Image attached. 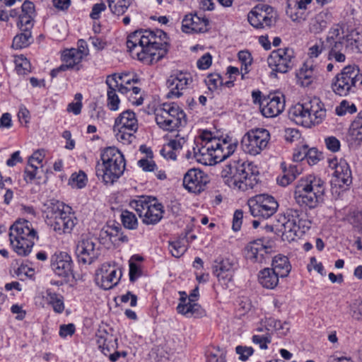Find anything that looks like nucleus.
<instances>
[{
	"instance_id": "obj_1",
	"label": "nucleus",
	"mask_w": 362,
	"mask_h": 362,
	"mask_svg": "<svg viewBox=\"0 0 362 362\" xmlns=\"http://www.w3.org/2000/svg\"><path fill=\"white\" fill-rule=\"evenodd\" d=\"M167 35L162 30H136L128 37L127 47L140 61L160 60L168 52V44L163 41Z\"/></svg>"
},
{
	"instance_id": "obj_2",
	"label": "nucleus",
	"mask_w": 362,
	"mask_h": 362,
	"mask_svg": "<svg viewBox=\"0 0 362 362\" xmlns=\"http://www.w3.org/2000/svg\"><path fill=\"white\" fill-rule=\"evenodd\" d=\"M259 170L252 163L233 160L221 170V177L230 187L246 191L252 189L259 181Z\"/></svg>"
},
{
	"instance_id": "obj_3",
	"label": "nucleus",
	"mask_w": 362,
	"mask_h": 362,
	"mask_svg": "<svg viewBox=\"0 0 362 362\" xmlns=\"http://www.w3.org/2000/svg\"><path fill=\"white\" fill-rule=\"evenodd\" d=\"M325 192V182L320 177L309 175L298 181L293 197L299 206L313 209L322 202Z\"/></svg>"
},
{
	"instance_id": "obj_4",
	"label": "nucleus",
	"mask_w": 362,
	"mask_h": 362,
	"mask_svg": "<svg viewBox=\"0 0 362 362\" xmlns=\"http://www.w3.org/2000/svg\"><path fill=\"white\" fill-rule=\"evenodd\" d=\"M101 160L95 166L96 175L105 185H112L124 173L125 159L122 152L115 147H107L101 153Z\"/></svg>"
},
{
	"instance_id": "obj_5",
	"label": "nucleus",
	"mask_w": 362,
	"mask_h": 362,
	"mask_svg": "<svg viewBox=\"0 0 362 362\" xmlns=\"http://www.w3.org/2000/svg\"><path fill=\"white\" fill-rule=\"evenodd\" d=\"M10 242L14 250L22 256L28 255L37 238V232L32 228L31 223L24 220L16 221L10 228Z\"/></svg>"
},
{
	"instance_id": "obj_6",
	"label": "nucleus",
	"mask_w": 362,
	"mask_h": 362,
	"mask_svg": "<svg viewBox=\"0 0 362 362\" xmlns=\"http://www.w3.org/2000/svg\"><path fill=\"white\" fill-rule=\"evenodd\" d=\"M361 78L362 74L357 65H347L333 78L332 89L337 95L346 96L356 91L357 83Z\"/></svg>"
},
{
	"instance_id": "obj_7",
	"label": "nucleus",
	"mask_w": 362,
	"mask_h": 362,
	"mask_svg": "<svg viewBox=\"0 0 362 362\" xmlns=\"http://www.w3.org/2000/svg\"><path fill=\"white\" fill-rule=\"evenodd\" d=\"M155 119L160 128L172 132L187 123L185 112L175 103L163 104L156 111Z\"/></svg>"
},
{
	"instance_id": "obj_8",
	"label": "nucleus",
	"mask_w": 362,
	"mask_h": 362,
	"mask_svg": "<svg viewBox=\"0 0 362 362\" xmlns=\"http://www.w3.org/2000/svg\"><path fill=\"white\" fill-rule=\"evenodd\" d=\"M138 121L135 113L129 110L122 112L115 119L113 131L116 139L124 144H130L135 139Z\"/></svg>"
},
{
	"instance_id": "obj_9",
	"label": "nucleus",
	"mask_w": 362,
	"mask_h": 362,
	"mask_svg": "<svg viewBox=\"0 0 362 362\" xmlns=\"http://www.w3.org/2000/svg\"><path fill=\"white\" fill-rule=\"evenodd\" d=\"M269 139L270 134L266 129H251L243 136L241 148L245 153L256 156L267 147Z\"/></svg>"
},
{
	"instance_id": "obj_10",
	"label": "nucleus",
	"mask_w": 362,
	"mask_h": 362,
	"mask_svg": "<svg viewBox=\"0 0 362 362\" xmlns=\"http://www.w3.org/2000/svg\"><path fill=\"white\" fill-rule=\"evenodd\" d=\"M247 205L251 215L262 219L272 216L277 211L279 204L276 199L268 194H259L250 199Z\"/></svg>"
},
{
	"instance_id": "obj_11",
	"label": "nucleus",
	"mask_w": 362,
	"mask_h": 362,
	"mask_svg": "<svg viewBox=\"0 0 362 362\" xmlns=\"http://www.w3.org/2000/svg\"><path fill=\"white\" fill-rule=\"evenodd\" d=\"M52 204L50 215L52 228L59 235L71 233L76 224L75 218L64 211V205L62 202L57 201Z\"/></svg>"
},
{
	"instance_id": "obj_12",
	"label": "nucleus",
	"mask_w": 362,
	"mask_h": 362,
	"mask_svg": "<svg viewBox=\"0 0 362 362\" xmlns=\"http://www.w3.org/2000/svg\"><path fill=\"white\" fill-rule=\"evenodd\" d=\"M352 183V175L349 164L344 160L335 164L334 177L331 180V192L339 197L341 192L348 189Z\"/></svg>"
},
{
	"instance_id": "obj_13",
	"label": "nucleus",
	"mask_w": 362,
	"mask_h": 362,
	"mask_svg": "<svg viewBox=\"0 0 362 362\" xmlns=\"http://www.w3.org/2000/svg\"><path fill=\"white\" fill-rule=\"evenodd\" d=\"M100 243L96 238L82 236L76 248V254L78 262L83 264H92L100 255Z\"/></svg>"
},
{
	"instance_id": "obj_14",
	"label": "nucleus",
	"mask_w": 362,
	"mask_h": 362,
	"mask_svg": "<svg viewBox=\"0 0 362 362\" xmlns=\"http://www.w3.org/2000/svg\"><path fill=\"white\" fill-rule=\"evenodd\" d=\"M293 58L294 52L291 48H280L272 51L267 59L268 65L272 70V74H274V72H288L293 66ZM274 75L276 76V74Z\"/></svg>"
},
{
	"instance_id": "obj_15",
	"label": "nucleus",
	"mask_w": 362,
	"mask_h": 362,
	"mask_svg": "<svg viewBox=\"0 0 362 362\" xmlns=\"http://www.w3.org/2000/svg\"><path fill=\"white\" fill-rule=\"evenodd\" d=\"M278 224L275 226L278 233H281L283 240L288 242L293 241L297 237L300 236L310 228V221H301L299 225L297 223H288L285 217H278Z\"/></svg>"
},
{
	"instance_id": "obj_16",
	"label": "nucleus",
	"mask_w": 362,
	"mask_h": 362,
	"mask_svg": "<svg viewBox=\"0 0 362 362\" xmlns=\"http://www.w3.org/2000/svg\"><path fill=\"white\" fill-rule=\"evenodd\" d=\"M237 148V142L226 136L224 138H214L209 144L208 149H211L210 156L215 163H219L232 155Z\"/></svg>"
},
{
	"instance_id": "obj_17",
	"label": "nucleus",
	"mask_w": 362,
	"mask_h": 362,
	"mask_svg": "<svg viewBox=\"0 0 362 362\" xmlns=\"http://www.w3.org/2000/svg\"><path fill=\"white\" fill-rule=\"evenodd\" d=\"M273 8L267 4H258L249 12L248 22L255 28L270 27L273 21Z\"/></svg>"
},
{
	"instance_id": "obj_18",
	"label": "nucleus",
	"mask_w": 362,
	"mask_h": 362,
	"mask_svg": "<svg viewBox=\"0 0 362 362\" xmlns=\"http://www.w3.org/2000/svg\"><path fill=\"white\" fill-rule=\"evenodd\" d=\"M354 43L356 47L358 48V41L350 40L348 36H342L337 40L326 42L327 49H328V59H334L337 62H345V54L349 48V44L353 45Z\"/></svg>"
},
{
	"instance_id": "obj_19",
	"label": "nucleus",
	"mask_w": 362,
	"mask_h": 362,
	"mask_svg": "<svg viewBox=\"0 0 362 362\" xmlns=\"http://www.w3.org/2000/svg\"><path fill=\"white\" fill-rule=\"evenodd\" d=\"M209 182V177L203 171L192 168L185 175L183 185L189 192L195 194L200 193L204 189L206 185Z\"/></svg>"
},
{
	"instance_id": "obj_20",
	"label": "nucleus",
	"mask_w": 362,
	"mask_h": 362,
	"mask_svg": "<svg viewBox=\"0 0 362 362\" xmlns=\"http://www.w3.org/2000/svg\"><path fill=\"white\" fill-rule=\"evenodd\" d=\"M192 81L189 74L180 72L176 75H171L166 81V86L169 88L167 97L179 98L182 95V91L187 88Z\"/></svg>"
},
{
	"instance_id": "obj_21",
	"label": "nucleus",
	"mask_w": 362,
	"mask_h": 362,
	"mask_svg": "<svg viewBox=\"0 0 362 362\" xmlns=\"http://www.w3.org/2000/svg\"><path fill=\"white\" fill-rule=\"evenodd\" d=\"M285 107L283 95H269L261 102V112L266 117H274L281 114Z\"/></svg>"
},
{
	"instance_id": "obj_22",
	"label": "nucleus",
	"mask_w": 362,
	"mask_h": 362,
	"mask_svg": "<svg viewBox=\"0 0 362 362\" xmlns=\"http://www.w3.org/2000/svg\"><path fill=\"white\" fill-rule=\"evenodd\" d=\"M51 268L59 276L67 277L72 272V260L64 252L54 253L51 257Z\"/></svg>"
},
{
	"instance_id": "obj_23",
	"label": "nucleus",
	"mask_w": 362,
	"mask_h": 362,
	"mask_svg": "<svg viewBox=\"0 0 362 362\" xmlns=\"http://www.w3.org/2000/svg\"><path fill=\"white\" fill-rule=\"evenodd\" d=\"M209 21L208 18L201 17L197 14H187L182 23V30L184 33H206L209 30Z\"/></svg>"
},
{
	"instance_id": "obj_24",
	"label": "nucleus",
	"mask_w": 362,
	"mask_h": 362,
	"mask_svg": "<svg viewBox=\"0 0 362 362\" xmlns=\"http://www.w3.org/2000/svg\"><path fill=\"white\" fill-rule=\"evenodd\" d=\"M262 239L250 242L245 247L246 257L252 262L262 263L269 253V247L264 245Z\"/></svg>"
},
{
	"instance_id": "obj_25",
	"label": "nucleus",
	"mask_w": 362,
	"mask_h": 362,
	"mask_svg": "<svg viewBox=\"0 0 362 362\" xmlns=\"http://www.w3.org/2000/svg\"><path fill=\"white\" fill-rule=\"evenodd\" d=\"M213 273L223 284L228 286L233 277V264L228 259L215 261Z\"/></svg>"
},
{
	"instance_id": "obj_26",
	"label": "nucleus",
	"mask_w": 362,
	"mask_h": 362,
	"mask_svg": "<svg viewBox=\"0 0 362 362\" xmlns=\"http://www.w3.org/2000/svg\"><path fill=\"white\" fill-rule=\"evenodd\" d=\"M289 118L296 124L305 127H310L313 125V117L305 110V105L298 103L291 107L288 112Z\"/></svg>"
},
{
	"instance_id": "obj_27",
	"label": "nucleus",
	"mask_w": 362,
	"mask_h": 362,
	"mask_svg": "<svg viewBox=\"0 0 362 362\" xmlns=\"http://www.w3.org/2000/svg\"><path fill=\"white\" fill-rule=\"evenodd\" d=\"M305 110L313 117V125L322 122L326 116V110L319 98H308L304 101Z\"/></svg>"
},
{
	"instance_id": "obj_28",
	"label": "nucleus",
	"mask_w": 362,
	"mask_h": 362,
	"mask_svg": "<svg viewBox=\"0 0 362 362\" xmlns=\"http://www.w3.org/2000/svg\"><path fill=\"white\" fill-rule=\"evenodd\" d=\"M163 213L162 204L153 199L145 213L142 214V221L145 224L154 225L160 221Z\"/></svg>"
},
{
	"instance_id": "obj_29",
	"label": "nucleus",
	"mask_w": 362,
	"mask_h": 362,
	"mask_svg": "<svg viewBox=\"0 0 362 362\" xmlns=\"http://www.w3.org/2000/svg\"><path fill=\"white\" fill-rule=\"evenodd\" d=\"M107 88V107L111 110H117L119 107V99L116 93L119 86V81L117 80V74L108 76L106 78Z\"/></svg>"
},
{
	"instance_id": "obj_30",
	"label": "nucleus",
	"mask_w": 362,
	"mask_h": 362,
	"mask_svg": "<svg viewBox=\"0 0 362 362\" xmlns=\"http://www.w3.org/2000/svg\"><path fill=\"white\" fill-rule=\"evenodd\" d=\"M82 50H77L76 49H71L64 52L62 54V60L64 64L62 66H66L65 71L67 69H80L79 64L83 59Z\"/></svg>"
},
{
	"instance_id": "obj_31",
	"label": "nucleus",
	"mask_w": 362,
	"mask_h": 362,
	"mask_svg": "<svg viewBox=\"0 0 362 362\" xmlns=\"http://www.w3.org/2000/svg\"><path fill=\"white\" fill-rule=\"evenodd\" d=\"M281 165L284 175L277 181L283 187H286L291 183L302 172L301 165L299 164L291 165L288 168H286L285 163H282Z\"/></svg>"
},
{
	"instance_id": "obj_32",
	"label": "nucleus",
	"mask_w": 362,
	"mask_h": 362,
	"mask_svg": "<svg viewBox=\"0 0 362 362\" xmlns=\"http://www.w3.org/2000/svg\"><path fill=\"white\" fill-rule=\"evenodd\" d=\"M281 277L271 268H265L259 273V282L264 288L269 289L274 288L279 284V279Z\"/></svg>"
},
{
	"instance_id": "obj_33",
	"label": "nucleus",
	"mask_w": 362,
	"mask_h": 362,
	"mask_svg": "<svg viewBox=\"0 0 362 362\" xmlns=\"http://www.w3.org/2000/svg\"><path fill=\"white\" fill-rule=\"evenodd\" d=\"M272 269L281 276L286 277L291 272V265L288 258L282 255H278L273 258Z\"/></svg>"
},
{
	"instance_id": "obj_34",
	"label": "nucleus",
	"mask_w": 362,
	"mask_h": 362,
	"mask_svg": "<svg viewBox=\"0 0 362 362\" xmlns=\"http://www.w3.org/2000/svg\"><path fill=\"white\" fill-rule=\"evenodd\" d=\"M45 298L55 313H62L64 310V297L61 294L47 290Z\"/></svg>"
},
{
	"instance_id": "obj_35",
	"label": "nucleus",
	"mask_w": 362,
	"mask_h": 362,
	"mask_svg": "<svg viewBox=\"0 0 362 362\" xmlns=\"http://www.w3.org/2000/svg\"><path fill=\"white\" fill-rule=\"evenodd\" d=\"M330 22V15L325 12L318 13L310 24V30L314 33L322 32Z\"/></svg>"
},
{
	"instance_id": "obj_36",
	"label": "nucleus",
	"mask_w": 362,
	"mask_h": 362,
	"mask_svg": "<svg viewBox=\"0 0 362 362\" xmlns=\"http://www.w3.org/2000/svg\"><path fill=\"white\" fill-rule=\"evenodd\" d=\"M108 7L114 15H123L132 4V0H107Z\"/></svg>"
},
{
	"instance_id": "obj_37",
	"label": "nucleus",
	"mask_w": 362,
	"mask_h": 362,
	"mask_svg": "<svg viewBox=\"0 0 362 362\" xmlns=\"http://www.w3.org/2000/svg\"><path fill=\"white\" fill-rule=\"evenodd\" d=\"M14 37L12 47L15 49H23L27 47L32 40L31 31L28 29H23V31Z\"/></svg>"
},
{
	"instance_id": "obj_38",
	"label": "nucleus",
	"mask_w": 362,
	"mask_h": 362,
	"mask_svg": "<svg viewBox=\"0 0 362 362\" xmlns=\"http://www.w3.org/2000/svg\"><path fill=\"white\" fill-rule=\"evenodd\" d=\"M122 230V228L117 225L113 224L112 226H107L103 228L100 231V237L101 238H108L110 241L114 244H117V237L119 235V231Z\"/></svg>"
},
{
	"instance_id": "obj_39",
	"label": "nucleus",
	"mask_w": 362,
	"mask_h": 362,
	"mask_svg": "<svg viewBox=\"0 0 362 362\" xmlns=\"http://www.w3.org/2000/svg\"><path fill=\"white\" fill-rule=\"evenodd\" d=\"M200 309L201 306L198 303L189 300L184 303H180L177 307L178 313L186 316L199 314Z\"/></svg>"
},
{
	"instance_id": "obj_40",
	"label": "nucleus",
	"mask_w": 362,
	"mask_h": 362,
	"mask_svg": "<svg viewBox=\"0 0 362 362\" xmlns=\"http://www.w3.org/2000/svg\"><path fill=\"white\" fill-rule=\"evenodd\" d=\"M122 276L121 272L117 273V270H112L109 272L106 276L100 278L101 287L105 290L112 288L117 284Z\"/></svg>"
},
{
	"instance_id": "obj_41",
	"label": "nucleus",
	"mask_w": 362,
	"mask_h": 362,
	"mask_svg": "<svg viewBox=\"0 0 362 362\" xmlns=\"http://www.w3.org/2000/svg\"><path fill=\"white\" fill-rule=\"evenodd\" d=\"M362 115L357 116L349 128V136L351 140L358 143L362 141Z\"/></svg>"
},
{
	"instance_id": "obj_42",
	"label": "nucleus",
	"mask_w": 362,
	"mask_h": 362,
	"mask_svg": "<svg viewBox=\"0 0 362 362\" xmlns=\"http://www.w3.org/2000/svg\"><path fill=\"white\" fill-rule=\"evenodd\" d=\"M186 242L184 237L169 243V250L173 257L178 258L185 254L187 250Z\"/></svg>"
},
{
	"instance_id": "obj_43",
	"label": "nucleus",
	"mask_w": 362,
	"mask_h": 362,
	"mask_svg": "<svg viewBox=\"0 0 362 362\" xmlns=\"http://www.w3.org/2000/svg\"><path fill=\"white\" fill-rule=\"evenodd\" d=\"M109 337H111V336H110L109 334L105 330H99L96 334V342L98 345V348L105 356H107L110 352L108 342Z\"/></svg>"
},
{
	"instance_id": "obj_44",
	"label": "nucleus",
	"mask_w": 362,
	"mask_h": 362,
	"mask_svg": "<svg viewBox=\"0 0 362 362\" xmlns=\"http://www.w3.org/2000/svg\"><path fill=\"white\" fill-rule=\"evenodd\" d=\"M302 215L303 211L300 210L288 209L283 214H280L279 217H285L286 222L299 225V222H301V221H308V219H303Z\"/></svg>"
},
{
	"instance_id": "obj_45",
	"label": "nucleus",
	"mask_w": 362,
	"mask_h": 362,
	"mask_svg": "<svg viewBox=\"0 0 362 362\" xmlns=\"http://www.w3.org/2000/svg\"><path fill=\"white\" fill-rule=\"evenodd\" d=\"M238 59L242 64L241 66V74L242 78H244V76L249 73V66L252 64V57L251 54L246 50L240 51L238 52Z\"/></svg>"
},
{
	"instance_id": "obj_46",
	"label": "nucleus",
	"mask_w": 362,
	"mask_h": 362,
	"mask_svg": "<svg viewBox=\"0 0 362 362\" xmlns=\"http://www.w3.org/2000/svg\"><path fill=\"white\" fill-rule=\"evenodd\" d=\"M151 202V201L149 197H141L138 200L132 201L130 205L136 211L139 216L142 218V214L145 213Z\"/></svg>"
},
{
	"instance_id": "obj_47",
	"label": "nucleus",
	"mask_w": 362,
	"mask_h": 362,
	"mask_svg": "<svg viewBox=\"0 0 362 362\" xmlns=\"http://www.w3.org/2000/svg\"><path fill=\"white\" fill-rule=\"evenodd\" d=\"M121 219L123 226L128 229H135L137 227V218L135 214L129 211H124L122 213Z\"/></svg>"
},
{
	"instance_id": "obj_48",
	"label": "nucleus",
	"mask_w": 362,
	"mask_h": 362,
	"mask_svg": "<svg viewBox=\"0 0 362 362\" xmlns=\"http://www.w3.org/2000/svg\"><path fill=\"white\" fill-rule=\"evenodd\" d=\"M16 70L18 74L24 75L30 71V62L23 56L18 57L15 59Z\"/></svg>"
},
{
	"instance_id": "obj_49",
	"label": "nucleus",
	"mask_w": 362,
	"mask_h": 362,
	"mask_svg": "<svg viewBox=\"0 0 362 362\" xmlns=\"http://www.w3.org/2000/svg\"><path fill=\"white\" fill-rule=\"evenodd\" d=\"M200 145L201 146H199V145L195 141H194L192 143L193 156L194 159L197 161H200L202 158V156H204L206 153L210 155V153L211 152V149H208L209 144L203 145L201 144Z\"/></svg>"
},
{
	"instance_id": "obj_50",
	"label": "nucleus",
	"mask_w": 362,
	"mask_h": 362,
	"mask_svg": "<svg viewBox=\"0 0 362 362\" xmlns=\"http://www.w3.org/2000/svg\"><path fill=\"white\" fill-rule=\"evenodd\" d=\"M298 77L300 79L303 80V83L308 86L311 83L312 79L314 78L313 68L311 66L308 67L307 64H304L298 73Z\"/></svg>"
},
{
	"instance_id": "obj_51",
	"label": "nucleus",
	"mask_w": 362,
	"mask_h": 362,
	"mask_svg": "<svg viewBox=\"0 0 362 362\" xmlns=\"http://www.w3.org/2000/svg\"><path fill=\"white\" fill-rule=\"evenodd\" d=\"M38 171V167L35 164L28 163V165L24 171L25 180L28 182H32L35 178L40 179V177L37 176Z\"/></svg>"
},
{
	"instance_id": "obj_52",
	"label": "nucleus",
	"mask_w": 362,
	"mask_h": 362,
	"mask_svg": "<svg viewBox=\"0 0 362 362\" xmlns=\"http://www.w3.org/2000/svg\"><path fill=\"white\" fill-rule=\"evenodd\" d=\"M205 81L210 90H214L223 85V79L218 74H209Z\"/></svg>"
},
{
	"instance_id": "obj_53",
	"label": "nucleus",
	"mask_w": 362,
	"mask_h": 362,
	"mask_svg": "<svg viewBox=\"0 0 362 362\" xmlns=\"http://www.w3.org/2000/svg\"><path fill=\"white\" fill-rule=\"evenodd\" d=\"M344 33V28L340 24L334 25L328 33V35L326 38V42H329L332 40H337L339 37H342L341 36V34Z\"/></svg>"
},
{
	"instance_id": "obj_54",
	"label": "nucleus",
	"mask_w": 362,
	"mask_h": 362,
	"mask_svg": "<svg viewBox=\"0 0 362 362\" xmlns=\"http://www.w3.org/2000/svg\"><path fill=\"white\" fill-rule=\"evenodd\" d=\"M356 107L354 104L349 105V103L346 100H342L340 105L336 107V113L339 115H344L346 112L353 114L356 112Z\"/></svg>"
},
{
	"instance_id": "obj_55",
	"label": "nucleus",
	"mask_w": 362,
	"mask_h": 362,
	"mask_svg": "<svg viewBox=\"0 0 362 362\" xmlns=\"http://www.w3.org/2000/svg\"><path fill=\"white\" fill-rule=\"evenodd\" d=\"M272 338L269 333L267 332L262 335L255 334L252 337V342L259 344L262 349H267V344L271 343Z\"/></svg>"
},
{
	"instance_id": "obj_56",
	"label": "nucleus",
	"mask_w": 362,
	"mask_h": 362,
	"mask_svg": "<svg viewBox=\"0 0 362 362\" xmlns=\"http://www.w3.org/2000/svg\"><path fill=\"white\" fill-rule=\"evenodd\" d=\"M33 16L29 15L26 16L21 13L19 14V18L17 23V25L21 31H23V29H28V30H30V29L33 26Z\"/></svg>"
},
{
	"instance_id": "obj_57",
	"label": "nucleus",
	"mask_w": 362,
	"mask_h": 362,
	"mask_svg": "<svg viewBox=\"0 0 362 362\" xmlns=\"http://www.w3.org/2000/svg\"><path fill=\"white\" fill-rule=\"evenodd\" d=\"M71 181L73 185L76 187L78 189H81L86 185V175L81 171L78 174L73 173L71 177Z\"/></svg>"
},
{
	"instance_id": "obj_58",
	"label": "nucleus",
	"mask_w": 362,
	"mask_h": 362,
	"mask_svg": "<svg viewBox=\"0 0 362 362\" xmlns=\"http://www.w3.org/2000/svg\"><path fill=\"white\" fill-rule=\"evenodd\" d=\"M327 49L326 40H320L309 49L308 54L310 57H317L323 50Z\"/></svg>"
},
{
	"instance_id": "obj_59",
	"label": "nucleus",
	"mask_w": 362,
	"mask_h": 362,
	"mask_svg": "<svg viewBox=\"0 0 362 362\" xmlns=\"http://www.w3.org/2000/svg\"><path fill=\"white\" fill-rule=\"evenodd\" d=\"M321 156V153H319L316 148H308V147L307 148L306 159L310 165H315L317 163V162L320 160Z\"/></svg>"
},
{
	"instance_id": "obj_60",
	"label": "nucleus",
	"mask_w": 362,
	"mask_h": 362,
	"mask_svg": "<svg viewBox=\"0 0 362 362\" xmlns=\"http://www.w3.org/2000/svg\"><path fill=\"white\" fill-rule=\"evenodd\" d=\"M236 353L240 355L241 361H246L253 354V349L248 346H238L235 348Z\"/></svg>"
},
{
	"instance_id": "obj_61",
	"label": "nucleus",
	"mask_w": 362,
	"mask_h": 362,
	"mask_svg": "<svg viewBox=\"0 0 362 362\" xmlns=\"http://www.w3.org/2000/svg\"><path fill=\"white\" fill-rule=\"evenodd\" d=\"M106 9V5L104 2L95 4L92 7V11L90 13V17L93 20H97L100 18L101 12Z\"/></svg>"
},
{
	"instance_id": "obj_62",
	"label": "nucleus",
	"mask_w": 362,
	"mask_h": 362,
	"mask_svg": "<svg viewBox=\"0 0 362 362\" xmlns=\"http://www.w3.org/2000/svg\"><path fill=\"white\" fill-rule=\"evenodd\" d=\"M117 78L122 83L129 86H130L132 83H137L139 81L136 75L130 74H122L119 76H117Z\"/></svg>"
},
{
	"instance_id": "obj_63",
	"label": "nucleus",
	"mask_w": 362,
	"mask_h": 362,
	"mask_svg": "<svg viewBox=\"0 0 362 362\" xmlns=\"http://www.w3.org/2000/svg\"><path fill=\"white\" fill-rule=\"evenodd\" d=\"M327 148L332 152L340 149V141L334 136H329L325 140Z\"/></svg>"
},
{
	"instance_id": "obj_64",
	"label": "nucleus",
	"mask_w": 362,
	"mask_h": 362,
	"mask_svg": "<svg viewBox=\"0 0 362 362\" xmlns=\"http://www.w3.org/2000/svg\"><path fill=\"white\" fill-rule=\"evenodd\" d=\"M351 316L356 320H362V300L356 301L351 305Z\"/></svg>"
}]
</instances>
